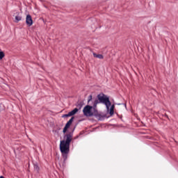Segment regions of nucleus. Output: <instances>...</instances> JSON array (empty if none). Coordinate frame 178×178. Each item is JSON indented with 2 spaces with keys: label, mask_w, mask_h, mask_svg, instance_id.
Listing matches in <instances>:
<instances>
[{
  "label": "nucleus",
  "mask_w": 178,
  "mask_h": 178,
  "mask_svg": "<svg viewBox=\"0 0 178 178\" xmlns=\"http://www.w3.org/2000/svg\"><path fill=\"white\" fill-rule=\"evenodd\" d=\"M73 140V134L70 133L64 136V140L60 142V151L64 158H67V154L70 151V143Z\"/></svg>",
  "instance_id": "1"
},
{
  "label": "nucleus",
  "mask_w": 178,
  "mask_h": 178,
  "mask_svg": "<svg viewBox=\"0 0 178 178\" xmlns=\"http://www.w3.org/2000/svg\"><path fill=\"white\" fill-rule=\"evenodd\" d=\"M97 99L99 104H104L107 111H109V108H111V101L108 96L102 93L97 95Z\"/></svg>",
  "instance_id": "2"
},
{
  "label": "nucleus",
  "mask_w": 178,
  "mask_h": 178,
  "mask_svg": "<svg viewBox=\"0 0 178 178\" xmlns=\"http://www.w3.org/2000/svg\"><path fill=\"white\" fill-rule=\"evenodd\" d=\"M91 109H92V106L87 105L84 107L83 112L85 116H92V112H91Z\"/></svg>",
  "instance_id": "3"
},
{
  "label": "nucleus",
  "mask_w": 178,
  "mask_h": 178,
  "mask_svg": "<svg viewBox=\"0 0 178 178\" xmlns=\"http://www.w3.org/2000/svg\"><path fill=\"white\" fill-rule=\"evenodd\" d=\"M76 112H79V108H75L74 110L69 112L67 114L63 115L62 118H69L70 116H73L76 115Z\"/></svg>",
  "instance_id": "4"
},
{
  "label": "nucleus",
  "mask_w": 178,
  "mask_h": 178,
  "mask_svg": "<svg viewBox=\"0 0 178 178\" xmlns=\"http://www.w3.org/2000/svg\"><path fill=\"white\" fill-rule=\"evenodd\" d=\"M26 24L29 27H31V26H33V18H31V15H27L26 17Z\"/></svg>",
  "instance_id": "5"
},
{
  "label": "nucleus",
  "mask_w": 178,
  "mask_h": 178,
  "mask_svg": "<svg viewBox=\"0 0 178 178\" xmlns=\"http://www.w3.org/2000/svg\"><path fill=\"white\" fill-rule=\"evenodd\" d=\"M74 119V117H72L70 118V120L67 122V124H65V126L67 127H70V125L72 124V123H73V120Z\"/></svg>",
  "instance_id": "6"
},
{
  "label": "nucleus",
  "mask_w": 178,
  "mask_h": 178,
  "mask_svg": "<svg viewBox=\"0 0 178 178\" xmlns=\"http://www.w3.org/2000/svg\"><path fill=\"white\" fill-rule=\"evenodd\" d=\"M93 56H94V58H97L98 59L104 58V56H102V54H97L95 53H93Z\"/></svg>",
  "instance_id": "7"
},
{
  "label": "nucleus",
  "mask_w": 178,
  "mask_h": 178,
  "mask_svg": "<svg viewBox=\"0 0 178 178\" xmlns=\"http://www.w3.org/2000/svg\"><path fill=\"white\" fill-rule=\"evenodd\" d=\"M33 168H34L35 172H37L38 173V172H40V167L38 166V164L34 163Z\"/></svg>",
  "instance_id": "8"
},
{
  "label": "nucleus",
  "mask_w": 178,
  "mask_h": 178,
  "mask_svg": "<svg viewBox=\"0 0 178 178\" xmlns=\"http://www.w3.org/2000/svg\"><path fill=\"white\" fill-rule=\"evenodd\" d=\"M4 57H5V53H3V51H1L0 49V60L3 59Z\"/></svg>",
  "instance_id": "9"
},
{
  "label": "nucleus",
  "mask_w": 178,
  "mask_h": 178,
  "mask_svg": "<svg viewBox=\"0 0 178 178\" xmlns=\"http://www.w3.org/2000/svg\"><path fill=\"white\" fill-rule=\"evenodd\" d=\"M97 104H99V102L98 100H95V101L94 102V103H93V106H92V108H93L94 109H96V108H97Z\"/></svg>",
  "instance_id": "10"
},
{
  "label": "nucleus",
  "mask_w": 178,
  "mask_h": 178,
  "mask_svg": "<svg viewBox=\"0 0 178 178\" xmlns=\"http://www.w3.org/2000/svg\"><path fill=\"white\" fill-rule=\"evenodd\" d=\"M22 20V17L19 15L15 16V22L17 23Z\"/></svg>",
  "instance_id": "11"
},
{
  "label": "nucleus",
  "mask_w": 178,
  "mask_h": 178,
  "mask_svg": "<svg viewBox=\"0 0 178 178\" xmlns=\"http://www.w3.org/2000/svg\"><path fill=\"white\" fill-rule=\"evenodd\" d=\"M3 111H5V106H3L2 104H0V113Z\"/></svg>",
  "instance_id": "12"
},
{
  "label": "nucleus",
  "mask_w": 178,
  "mask_h": 178,
  "mask_svg": "<svg viewBox=\"0 0 178 178\" xmlns=\"http://www.w3.org/2000/svg\"><path fill=\"white\" fill-rule=\"evenodd\" d=\"M108 111V112H109V114L110 115H113V113H115V111H114V110H113V108H109L108 110H107Z\"/></svg>",
  "instance_id": "13"
},
{
  "label": "nucleus",
  "mask_w": 178,
  "mask_h": 178,
  "mask_svg": "<svg viewBox=\"0 0 178 178\" xmlns=\"http://www.w3.org/2000/svg\"><path fill=\"white\" fill-rule=\"evenodd\" d=\"M67 129H69V127L65 126V127L63 128V133H66V131H67Z\"/></svg>",
  "instance_id": "14"
},
{
  "label": "nucleus",
  "mask_w": 178,
  "mask_h": 178,
  "mask_svg": "<svg viewBox=\"0 0 178 178\" xmlns=\"http://www.w3.org/2000/svg\"><path fill=\"white\" fill-rule=\"evenodd\" d=\"M91 99H92V95H89L88 97V102H90V101H91Z\"/></svg>",
  "instance_id": "15"
},
{
  "label": "nucleus",
  "mask_w": 178,
  "mask_h": 178,
  "mask_svg": "<svg viewBox=\"0 0 178 178\" xmlns=\"http://www.w3.org/2000/svg\"><path fill=\"white\" fill-rule=\"evenodd\" d=\"M111 109H115V104H113V105H111V107H110Z\"/></svg>",
  "instance_id": "16"
}]
</instances>
